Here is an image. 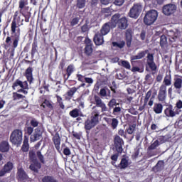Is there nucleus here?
<instances>
[{"instance_id": "35", "label": "nucleus", "mask_w": 182, "mask_h": 182, "mask_svg": "<svg viewBox=\"0 0 182 182\" xmlns=\"http://www.w3.org/2000/svg\"><path fill=\"white\" fill-rule=\"evenodd\" d=\"M41 107H43V109H46V107H48V109H53V105H52V102H50V101L45 99L43 103L41 105Z\"/></svg>"}, {"instance_id": "36", "label": "nucleus", "mask_w": 182, "mask_h": 182, "mask_svg": "<svg viewBox=\"0 0 182 182\" xmlns=\"http://www.w3.org/2000/svg\"><path fill=\"white\" fill-rule=\"evenodd\" d=\"M68 77L67 78H65V81L68 80L69 79V77L72 75L73 72H75V67L73 66V64H70L66 70Z\"/></svg>"}, {"instance_id": "44", "label": "nucleus", "mask_w": 182, "mask_h": 182, "mask_svg": "<svg viewBox=\"0 0 182 182\" xmlns=\"http://www.w3.org/2000/svg\"><path fill=\"white\" fill-rule=\"evenodd\" d=\"M20 99H25V96L18 92H13V100L14 101L20 100Z\"/></svg>"}, {"instance_id": "46", "label": "nucleus", "mask_w": 182, "mask_h": 182, "mask_svg": "<svg viewBox=\"0 0 182 182\" xmlns=\"http://www.w3.org/2000/svg\"><path fill=\"white\" fill-rule=\"evenodd\" d=\"M75 92H77V88L73 87L67 92V96H68V97H73V95H75Z\"/></svg>"}, {"instance_id": "40", "label": "nucleus", "mask_w": 182, "mask_h": 182, "mask_svg": "<svg viewBox=\"0 0 182 182\" xmlns=\"http://www.w3.org/2000/svg\"><path fill=\"white\" fill-rule=\"evenodd\" d=\"M159 146L160 142L159 141V139H156L148 147V150H155V149H157Z\"/></svg>"}, {"instance_id": "4", "label": "nucleus", "mask_w": 182, "mask_h": 182, "mask_svg": "<svg viewBox=\"0 0 182 182\" xmlns=\"http://www.w3.org/2000/svg\"><path fill=\"white\" fill-rule=\"evenodd\" d=\"M159 12L156 10H149L146 12L144 18V23L145 25H153L157 21Z\"/></svg>"}, {"instance_id": "11", "label": "nucleus", "mask_w": 182, "mask_h": 182, "mask_svg": "<svg viewBox=\"0 0 182 182\" xmlns=\"http://www.w3.org/2000/svg\"><path fill=\"white\" fill-rule=\"evenodd\" d=\"M146 64L148 65L149 69H151L152 72L157 70V65H156V63H154V54H151L150 53H148Z\"/></svg>"}, {"instance_id": "56", "label": "nucleus", "mask_w": 182, "mask_h": 182, "mask_svg": "<svg viewBox=\"0 0 182 182\" xmlns=\"http://www.w3.org/2000/svg\"><path fill=\"white\" fill-rule=\"evenodd\" d=\"M122 112V108L120 107L115 106V107L113 109V114L116 115L118 113H120Z\"/></svg>"}, {"instance_id": "49", "label": "nucleus", "mask_w": 182, "mask_h": 182, "mask_svg": "<svg viewBox=\"0 0 182 182\" xmlns=\"http://www.w3.org/2000/svg\"><path fill=\"white\" fill-rule=\"evenodd\" d=\"M151 90H149L145 95V97L144 99V103H145V105H147V103H149V100L150 99V97H151Z\"/></svg>"}, {"instance_id": "10", "label": "nucleus", "mask_w": 182, "mask_h": 182, "mask_svg": "<svg viewBox=\"0 0 182 182\" xmlns=\"http://www.w3.org/2000/svg\"><path fill=\"white\" fill-rule=\"evenodd\" d=\"M114 143L115 149L117 153H123V144H124V141L119 135L115 136L114 139Z\"/></svg>"}, {"instance_id": "47", "label": "nucleus", "mask_w": 182, "mask_h": 182, "mask_svg": "<svg viewBox=\"0 0 182 182\" xmlns=\"http://www.w3.org/2000/svg\"><path fill=\"white\" fill-rule=\"evenodd\" d=\"M70 116L71 117H73L74 119L76 117H79V109H74L69 113Z\"/></svg>"}, {"instance_id": "61", "label": "nucleus", "mask_w": 182, "mask_h": 182, "mask_svg": "<svg viewBox=\"0 0 182 182\" xmlns=\"http://www.w3.org/2000/svg\"><path fill=\"white\" fill-rule=\"evenodd\" d=\"M114 4L117 6H122V5H123V4H124V0H115Z\"/></svg>"}, {"instance_id": "3", "label": "nucleus", "mask_w": 182, "mask_h": 182, "mask_svg": "<svg viewBox=\"0 0 182 182\" xmlns=\"http://www.w3.org/2000/svg\"><path fill=\"white\" fill-rule=\"evenodd\" d=\"M117 17L116 16H112L110 21L104 23L100 29V33L106 36L109 32H110V29H114L116 28V21Z\"/></svg>"}, {"instance_id": "54", "label": "nucleus", "mask_w": 182, "mask_h": 182, "mask_svg": "<svg viewBox=\"0 0 182 182\" xmlns=\"http://www.w3.org/2000/svg\"><path fill=\"white\" fill-rule=\"evenodd\" d=\"M32 133H33V128L32 127H27L26 129V134L28 136H31Z\"/></svg>"}, {"instance_id": "21", "label": "nucleus", "mask_w": 182, "mask_h": 182, "mask_svg": "<svg viewBox=\"0 0 182 182\" xmlns=\"http://www.w3.org/2000/svg\"><path fill=\"white\" fill-rule=\"evenodd\" d=\"M29 2L28 0H20L18 1V8L20 9V13L28 12L29 11Z\"/></svg>"}, {"instance_id": "1", "label": "nucleus", "mask_w": 182, "mask_h": 182, "mask_svg": "<svg viewBox=\"0 0 182 182\" xmlns=\"http://www.w3.org/2000/svg\"><path fill=\"white\" fill-rule=\"evenodd\" d=\"M18 15H19L18 11H16L14 13V16L11 23V36H7L5 41L6 46H11L13 42V48L14 49H16L18 48V45H19V41H21V28L18 23H16V18H18Z\"/></svg>"}, {"instance_id": "27", "label": "nucleus", "mask_w": 182, "mask_h": 182, "mask_svg": "<svg viewBox=\"0 0 182 182\" xmlns=\"http://www.w3.org/2000/svg\"><path fill=\"white\" fill-rule=\"evenodd\" d=\"M152 170L154 173H159L164 170V161H159Z\"/></svg>"}, {"instance_id": "20", "label": "nucleus", "mask_w": 182, "mask_h": 182, "mask_svg": "<svg viewBox=\"0 0 182 182\" xmlns=\"http://www.w3.org/2000/svg\"><path fill=\"white\" fill-rule=\"evenodd\" d=\"M17 178L18 181H23L25 182L29 177L28 176V174H26V172H25V170H23L22 168H20L18 169L17 171Z\"/></svg>"}, {"instance_id": "12", "label": "nucleus", "mask_w": 182, "mask_h": 182, "mask_svg": "<svg viewBox=\"0 0 182 182\" xmlns=\"http://www.w3.org/2000/svg\"><path fill=\"white\" fill-rule=\"evenodd\" d=\"M12 170H14V163L8 161L0 171V177H4L5 174L11 173Z\"/></svg>"}, {"instance_id": "59", "label": "nucleus", "mask_w": 182, "mask_h": 182, "mask_svg": "<svg viewBox=\"0 0 182 182\" xmlns=\"http://www.w3.org/2000/svg\"><path fill=\"white\" fill-rule=\"evenodd\" d=\"M77 77L78 82H85V76L81 74H77Z\"/></svg>"}, {"instance_id": "2", "label": "nucleus", "mask_w": 182, "mask_h": 182, "mask_svg": "<svg viewBox=\"0 0 182 182\" xmlns=\"http://www.w3.org/2000/svg\"><path fill=\"white\" fill-rule=\"evenodd\" d=\"M99 112L93 111L90 119H87L85 122L84 128L87 135L90 134V130L99 123Z\"/></svg>"}, {"instance_id": "45", "label": "nucleus", "mask_w": 182, "mask_h": 182, "mask_svg": "<svg viewBox=\"0 0 182 182\" xmlns=\"http://www.w3.org/2000/svg\"><path fill=\"white\" fill-rule=\"evenodd\" d=\"M20 14H21V15H23L24 16L25 22H29V19H31V12H28V11H23Z\"/></svg>"}, {"instance_id": "37", "label": "nucleus", "mask_w": 182, "mask_h": 182, "mask_svg": "<svg viewBox=\"0 0 182 182\" xmlns=\"http://www.w3.org/2000/svg\"><path fill=\"white\" fill-rule=\"evenodd\" d=\"M112 46L115 48H119V49H123L126 46V42L124 41H121L119 43L112 42Z\"/></svg>"}, {"instance_id": "63", "label": "nucleus", "mask_w": 182, "mask_h": 182, "mask_svg": "<svg viewBox=\"0 0 182 182\" xmlns=\"http://www.w3.org/2000/svg\"><path fill=\"white\" fill-rule=\"evenodd\" d=\"M156 80L159 82H161V80H163V74L159 73L156 76Z\"/></svg>"}, {"instance_id": "8", "label": "nucleus", "mask_w": 182, "mask_h": 182, "mask_svg": "<svg viewBox=\"0 0 182 182\" xmlns=\"http://www.w3.org/2000/svg\"><path fill=\"white\" fill-rule=\"evenodd\" d=\"M85 47L84 48V52L87 56H92L93 53V42L89 38H85Z\"/></svg>"}, {"instance_id": "43", "label": "nucleus", "mask_w": 182, "mask_h": 182, "mask_svg": "<svg viewBox=\"0 0 182 182\" xmlns=\"http://www.w3.org/2000/svg\"><path fill=\"white\" fill-rule=\"evenodd\" d=\"M167 45V37L166 35H162L160 38V46L164 48Z\"/></svg>"}, {"instance_id": "42", "label": "nucleus", "mask_w": 182, "mask_h": 182, "mask_svg": "<svg viewBox=\"0 0 182 182\" xmlns=\"http://www.w3.org/2000/svg\"><path fill=\"white\" fill-rule=\"evenodd\" d=\"M119 103H117V100L116 99L112 98L109 102H108V107L109 109H113L114 106H119Z\"/></svg>"}, {"instance_id": "38", "label": "nucleus", "mask_w": 182, "mask_h": 182, "mask_svg": "<svg viewBox=\"0 0 182 182\" xmlns=\"http://www.w3.org/2000/svg\"><path fill=\"white\" fill-rule=\"evenodd\" d=\"M76 6L78 9H83L86 6V0H77Z\"/></svg>"}, {"instance_id": "52", "label": "nucleus", "mask_w": 182, "mask_h": 182, "mask_svg": "<svg viewBox=\"0 0 182 182\" xmlns=\"http://www.w3.org/2000/svg\"><path fill=\"white\" fill-rule=\"evenodd\" d=\"M31 127L35 129V127H38L39 126V122L36 120V119H33L30 121Z\"/></svg>"}, {"instance_id": "19", "label": "nucleus", "mask_w": 182, "mask_h": 182, "mask_svg": "<svg viewBox=\"0 0 182 182\" xmlns=\"http://www.w3.org/2000/svg\"><path fill=\"white\" fill-rule=\"evenodd\" d=\"M173 86L176 89V93L180 95L181 93L180 89L182 87V79L178 75H176L173 79Z\"/></svg>"}, {"instance_id": "18", "label": "nucleus", "mask_w": 182, "mask_h": 182, "mask_svg": "<svg viewBox=\"0 0 182 182\" xmlns=\"http://www.w3.org/2000/svg\"><path fill=\"white\" fill-rule=\"evenodd\" d=\"M24 76L27 79V82L32 85L33 82V68L28 67L25 71Z\"/></svg>"}, {"instance_id": "30", "label": "nucleus", "mask_w": 182, "mask_h": 182, "mask_svg": "<svg viewBox=\"0 0 182 182\" xmlns=\"http://www.w3.org/2000/svg\"><path fill=\"white\" fill-rule=\"evenodd\" d=\"M21 151L23 153L29 151V139L26 136H24Z\"/></svg>"}, {"instance_id": "50", "label": "nucleus", "mask_w": 182, "mask_h": 182, "mask_svg": "<svg viewBox=\"0 0 182 182\" xmlns=\"http://www.w3.org/2000/svg\"><path fill=\"white\" fill-rule=\"evenodd\" d=\"M118 159H119V152H117L115 154L112 155L111 160L112 161L111 162V164H112V166H114V164H116V161H117Z\"/></svg>"}, {"instance_id": "32", "label": "nucleus", "mask_w": 182, "mask_h": 182, "mask_svg": "<svg viewBox=\"0 0 182 182\" xmlns=\"http://www.w3.org/2000/svg\"><path fill=\"white\" fill-rule=\"evenodd\" d=\"M149 53V50H145L137 53L136 55H132L131 57L132 60H137V59H143L146 55Z\"/></svg>"}, {"instance_id": "25", "label": "nucleus", "mask_w": 182, "mask_h": 182, "mask_svg": "<svg viewBox=\"0 0 182 182\" xmlns=\"http://www.w3.org/2000/svg\"><path fill=\"white\" fill-rule=\"evenodd\" d=\"M27 85H28V81L22 82V81H21V80L17 79L13 83L11 87H12L13 90H15V89H16V87H18V86H19L20 87H26Z\"/></svg>"}, {"instance_id": "17", "label": "nucleus", "mask_w": 182, "mask_h": 182, "mask_svg": "<svg viewBox=\"0 0 182 182\" xmlns=\"http://www.w3.org/2000/svg\"><path fill=\"white\" fill-rule=\"evenodd\" d=\"M94 100L95 102L96 107H101L102 112H107V107H106V104L102 101V98H100V97L95 95Z\"/></svg>"}, {"instance_id": "6", "label": "nucleus", "mask_w": 182, "mask_h": 182, "mask_svg": "<svg viewBox=\"0 0 182 182\" xmlns=\"http://www.w3.org/2000/svg\"><path fill=\"white\" fill-rule=\"evenodd\" d=\"M141 9L142 6L140 3L134 4L129 12V18H134V19H137V18L140 16V14H141Z\"/></svg>"}, {"instance_id": "7", "label": "nucleus", "mask_w": 182, "mask_h": 182, "mask_svg": "<svg viewBox=\"0 0 182 182\" xmlns=\"http://www.w3.org/2000/svg\"><path fill=\"white\" fill-rule=\"evenodd\" d=\"M113 16L117 17V20L115 21V26L119 28V29H127L129 26V20L126 17H122L120 18V15L119 14H116L113 15Z\"/></svg>"}, {"instance_id": "22", "label": "nucleus", "mask_w": 182, "mask_h": 182, "mask_svg": "<svg viewBox=\"0 0 182 182\" xmlns=\"http://www.w3.org/2000/svg\"><path fill=\"white\" fill-rule=\"evenodd\" d=\"M38 40L36 39V37L34 38L33 43L31 45V59H33L35 58V55L36 53H38Z\"/></svg>"}, {"instance_id": "31", "label": "nucleus", "mask_w": 182, "mask_h": 182, "mask_svg": "<svg viewBox=\"0 0 182 182\" xmlns=\"http://www.w3.org/2000/svg\"><path fill=\"white\" fill-rule=\"evenodd\" d=\"M117 167L118 168H120V170H125V168H127L129 167V159L122 158Z\"/></svg>"}, {"instance_id": "34", "label": "nucleus", "mask_w": 182, "mask_h": 182, "mask_svg": "<svg viewBox=\"0 0 182 182\" xmlns=\"http://www.w3.org/2000/svg\"><path fill=\"white\" fill-rule=\"evenodd\" d=\"M163 85L161 86H165V87H167V86H171V74L168 73L166 74V76L164 78Z\"/></svg>"}, {"instance_id": "57", "label": "nucleus", "mask_w": 182, "mask_h": 182, "mask_svg": "<svg viewBox=\"0 0 182 182\" xmlns=\"http://www.w3.org/2000/svg\"><path fill=\"white\" fill-rule=\"evenodd\" d=\"M160 141L161 144L163 143H166V136H159L158 138V141Z\"/></svg>"}, {"instance_id": "33", "label": "nucleus", "mask_w": 182, "mask_h": 182, "mask_svg": "<svg viewBox=\"0 0 182 182\" xmlns=\"http://www.w3.org/2000/svg\"><path fill=\"white\" fill-rule=\"evenodd\" d=\"M107 122L110 124L111 128L113 130L117 129V126H119V120L116 118L108 119Z\"/></svg>"}, {"instance_id": "51", "label": "nucleus", "mask_w": 182, "mask_h": 182, "mask_svg": "<svg viewBox=\"0 0 182 182\" xmlns=\"http://www.w3.org/2000/svg\"><path fill=\"white\" fill-rule=\"evenodd\" d=\"M121 65L123 68H125V69H128L129 70H130L131 69V66H130V63H129V61L127 60H122L121 62Z\"/></svg>"}, {"instance_id": "64", "label": "nucleus", "mask_w": 182, "mask_h": 182, "mask_svg": "<svg viewBox=\"0 0 182 182\" xmlns=\"http://www.w3.org/2000/svg\"><path fill=\"white\" fill-rule=\"evenodd\" d=\"M100 96H102L103 97L107 96L106 90L105 88H102L100 91Z\"/></svg>"}, {"instance_id": "14", "label": "nucleus", "mask_w": 182, "mask_h": 182, "mask_svg": "<svg viewBox=\"0 0 182 182\" xmlns=\"http://www.w3.org/2000/svg\"><path fill=\"white\" fill-rule=\"evenodd\" d=\"M176 9H177V6L174 4H166L163 7V13L164 15H166V16H168L174 12H176Z\"/></svg>"}, {"instance_id": "60", "label": "nucleus", "mask_w": 182, "mask_h": 182, "mask_svg": "<svg viewBox=\"0 0 182 182\" xmlns=\"http://www.w3.org/2000/svg\"><path fill=\"white\" fill-rule=\"evenodd\" d=\"M63 154L65 156H70V149L68 147H66L63 149Z\"/></svg>"}, {"instance_id": "26", "label": "nucleus", "mask_w": 182, "mask_h": 182, "mask_svg": "<svg viewBox=\"0 0 182 182\" xmlns=\"http://www.w3.org/2000/svg\"><path fill=\"white\" fill-rule=\"evenodd\" d=\"M9 142L8 141H2L0 143V151L1 153H8L10 149Z\"/></svg>"}, {"instance_id": "28", "label": "nucleus", "mask_w": 182, "mask_h": 182, "mask_svg": "<svg viewBox=\"0 0 182 182\" xmlns=\"http://www.w3.org/2000/svg\"><path fill=\"white\" fill-rule=\"evenodd\" d=\"M53 141L56 150H59L60 149V136L59 135V133H55L53 138Z\"/></svg>"}, {"instance_id": "53", "label": "nucleus", "mask_w": 182, "mask_h": 182, "mask_svg": "<svg viewBox=\"0 0 182 182\" xmlns=\"http://www.w3.org/2000/svg\"><path fill=\"white\" fill-rule=\"evenodd\" d=\"M37 156H38L39 161H41V163H43V164L45 163V158H44L43 155H42V152H41V151H37Z\"/></svg>"}, {"instance_id": "41", "label": "nucleus", "mask_w": 182, "mask_h": 182, "mask_svg": "<svg viewBox=\"0 0 182 182\" xmlns=\"http://www.w3.org/2000/svg\"><path fill=\"white\" fill-rule=\"evenodd\" d=\"M28 157L31 162L32 161H38V159L36 158V154H35V151H30L28 153Z\"/></svg>"}, {"instance_id": "24", "label": "nucleus", "mask_w": 182, "mask_h": 182, "mask_svg": "<svg viewBox=\"0 0 182 182\" xmlns=\"http://www.w3.org/2000/svg\"><path fill=\"white\" fill-rule=\"evenodd\" d=\"M125 41H126L127 48H130L132 46V41H133V36L132 35V31L127 30L125 33Z\"/></svg>"}, {"instance_id": "13", "label": "nucleus", "mask_w": 182, "mask_h": 182, "mask_svg": "<svg viewBox=\"0 0 182 182\" xmlns=\"http://www.w3.org/2000/svg\"><path fill=\"white\" fill-rule=\"evenodd\" d=\"M43 132L40 127H37L34 129L33 134L30 136V141H38L42 139Z\"/></svg>"}, {"instance_id": "16", "label": "nucleus", "mask_w": 182, "mask_h": 182, "mask_svg": "<svg viewBox=\"0 0 182 182\" xmlns=\"http://www.w3.org/2000/svg\"><path fill=\"white\" fill-rule=\"evenodd\" d=\"M104 36L100 33V32H97L95 34L93 37V42L96 46H100L105 43V38Z\"/></svg>"}, {"instance_id": "23", "label": "nucleus", "mask_w": 182, "mask_h": 182, "mask_svg": "<svg viewBox=\"0 0 182 182\" xmlns=\"http://www.w3.org/2000/svg\"><path fill=\"white\" fill-rule=\"evenodd\" d=\"M41 167H42V164H41V162H39V161H31L29 168L30 170H31V171H34V173H38Z\"/></svg>"}, {"instance_id": "5", "label": "nucleus", "mask_w": 182, "mask_h": 182, "mask_svg": "<svg viewBox=\"0 0 182 182\" xmlns=\"http://www.w3.org/2000/svg\"><path fill=\"white\" fill-rule=\"evenodd\" d=\"M23 133L21 129H14L10 135V141L14 146H21L22 144Z\"/></svg>"}, {"instance_id": "29", "label": "nucleus", "mask_w": 182, "mask_h": 182, "mask_svg": "<svg viewBox=\"0 0 182 182\" xmlns=\"http://www.w3.org/2000/svg\"><path fill=\"white\" fill-rule=\"evenodd\" d=\"M153 112H154L156 114H161V113H163V104L159 102L154 103Z\"/></svg>"}, {"instance_id": "55", "label": "nucleus", "mask_w": 182, "mask_h": 182, "mask_svg": "<svg viewBox=\"0 0 182 182\" xmlns=\"http://www.w3.org/2000/svg\"><path fill=\"white\" fill-rule=\"evenodd\" d=\"M77 23H79V17H75L72 19L70 22V26H75V25H77Z\"/></svg>"}, {"instance_id": "39", "label": "nucleus", "mask_w": 182, "mask_h": 182, "mask_svg": "<svg viewBox=\"0 0 182 182\" xmlns=\"http://www.w3.org/2000/svg\"><path fill=\"white\" fill-rule=\"evenodd\" d=\"M42 182H58V181L50 176H46L42 178Z\"/></svg>"}, {"instance_id": "58", "label": "nucleus", "mask_w": 182, "mask_h": 182, "mask_svg": "<svg viewBox=\"0 0 182 182\" xmlns=\"http://www.w3.org/2000/svg\"><path fill=\"white\" fill-rule=\"evenodd\" d=\"M176 108L178 110H180V109H182V101L178 100L176 104Z\"/></svg>"}, {"instance_id": "62", "label": "nucleus", "mask_w": 182, "mask_h": 182, "mask_svg": "<svg viewBox=\"0 0 182 182\" xmlns=\"http://www.w3.org/2000/svg\"><path fill=\"white\" fill-rule=\"evenodd\" d=\"M73 136L75 139H77V140H80V138L82 137V135L77 132H73Z\"/></svg>"}, {"instance_id": "48", "label": "nucleus", "mask_w": 182, "mask_h": 182, "mask_svg": "<svg viewBox=\"0 0 182 182\" xmlns=\"http://www.w3.org/2000/svg\"><path fill=\"white\" fill-rule=\"evenodd\" d=\"M136 129V124L129 125L128 128H127L126 132L128 134H133L134 133V130Z\"/></svg>"}, {"instance_id": "9", "label": "nucleus", "mask_w": 182, "mask_h": 182, "mask_svg": "<svg viewBox=\"0 0 182 182\" xmlns=\"http://www.w3.org/2000/svg\"><path fill=\"white\" fill-rule=\"evenodd\" d=\"M180 112L181 110L176 109L173 108V105H169L165 109H164V114L166 117H176L177 115L180 114Z\"/></svg>"}, {"instance_id": "15", "label": "nucleus", "mask_w": 182, "mask_h": 182, "mask_svg": "<svg viewBox=\"0 0 182 182\" xmlns=\"http://www.w3.org/2000/svg\"><path fill=\"white\" fill-rule=\"evenodd\" d=\"M167 97V87L165 85H162L159 87L158 93V100L159 102H165Z\"/></svg>"}]
</instances>
